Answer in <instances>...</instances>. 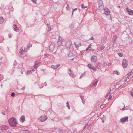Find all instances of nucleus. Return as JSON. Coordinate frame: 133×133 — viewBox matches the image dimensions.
<instances>
[{
  "label": "nucleus",
  "instance_id": "1",
  "mask_svg": "<svg viewBox=\"0 0 133 133\" xmlns=\"http://www.w3.org/2000/svg\"><path fill=\"white\" fill-rule=\"evenodd\" d=\"M8 122L10 125L12 127H16L17 125V122L16 119L14 117H12L10 118Z\"/></svg>",
  "mask_w": 133,
  "mask_h": 133
},
{
  "label": "nucleus",
  "instance_id": "2",
  "mask_svg": "<svg viewBox=\"0 0 133 133\" xmlns=\"http://www.w3.org/2000/svg\"><path fill=\"white\" fill-rule=\"evenodd\" d=\"M104 10V14H105L106 15L107 17L108 16H109V18H108V19H111V16L109 14L110 13V11L109 9L107 8H105Z\"/></svg>",
  "mask_w": 133,
  "mask_h": 133
},
{
  "label": "nucleus",
  "instance_id": "3",
  "mask_svg": "<svg viewBox=\"0 0 133 133\" xmlns=\"http://www.w3.org/2000/svg\"><path fill=\"white\" fill-rule=\"evenodd\" d=\"M72 43L70 40L67 41L65 44V46L67 49H70Z\"/></svg>",
  "mask_w": 133,
  "mask_h": 133
},
{
  "label": "nucleus",
  "instance_id": "4",
  "mask_svg": "<svg viewBox=\"0 0 133 133\" xmlns=\"http://www.w3.org/2000/svg\"><path fill=\"white\" fill-rule=\"evenodd\" d=\"M128 62L125 59H123V61L122 65L124 68H126L128 66Z\"/></svg>",
  "mask_w": 133,
  "mask_h": 133
},
{
  "label": "nucleus",
  "instance_id": "5",
  "mask_svg": "<svg viewBox=\"0 0 133 133\" xmlns=\"http://www.w3.org/2000/svg\"><path fill=\"white\" fill-rule=\"evenodd\" d=\"M48 118L47 116L44 115L41 116L39 119L40 121L42 122H44Z\"/></svg>",
  "mask_w": 133,
  "mask_h": 133
},
{
  "label": "nucleus",
  "instance_id": "6",
  "mask_svg": "<svg viewBox=\"0 0 133 133\" xmlns=\"http://www.w3.org/2000/svg\"><path fill=\"white\" fill-rule=\"evenodd\" d=\"M128 116L125 117H124L120 119V122H119V123L121 122H124L128 121Z\"/></svg>",
  "mask_w": 133,
  "mask_h": 133
},
{
  "label": "nucleus",
  "instance_id": "7",
  "mask_svg": "<svg viewBox=\"0 0 133 133\" xmlns=\"http://www.w3.org/2000/svg\"><path fill=\"white\" fill-rule=\"evenodd\" d=\"M56 44L54 43H51L49 46V50L52 51L54 49Z\"/></svg>",
  "mask_w": 133,
  "mask_h": 133
},
{
  "label": "nucleus",
  "instance_id": "8",
  "mask_svg": "<svg viewBox=\"0 0 133 133\" xmlns=\"http://www.w3.org/2000/svg\"><path fill=\"white\" fill-rule=\"evenodd\" d=\"M117 39V36L116 35H114L113 36V37L112 38V45L113 47L114 46L115 44L116 43V41Z\"/></svg>",
  "mask_w": 133,
  "mask_h": 133
},
{
  "label": "nucleus",
  "instance_id": "9",
  "mask_svg": "<svg viewBox=\"0 0 133 133\" xmlns=\"http://www.w3.org/2000/svg\"><path fill=\"white\" fill-rule=\"evenodd\" d=\"M97 57L96 56L94 55L91 58V61L92 62H95L97 61Z\"/></svg>",
  "mask_w": 133,
  "mask_h": 133
},
{
  "label": "nucleus",
  "instance_id": "10",
  "mask_svg": "<svg viewBox=\"0 0 133 133\" xmlns=\"http://www.w3.org/2000/svg\"><path fill=\"white\" fill-rule=\"evenodd\" d=\"M87 66L90 69H91L94 71H95L96 70V69L95 68H94L91 64H88L87 65Z\"/></svg>",
  "mask_w": 133,
  "mask_h": 133
},
{
  "label": "nucleus",
  "instance_id": "11",
  "mask_svg": "<svg viewBox=\"0 0 133 133\" xmlns=\"http://www.w3.org/2000/svg\"><path fill=\"white\" fill-rule=\"evenodd\" d=\"M8 128V126L6 125H2L1 127V129L2 130H6Z\"/></svg>",
  "mask_w": 133,
  "mask_h": 133
},
{
  "label": "nucleus",
  "instance_id": "12",
  "mask_svg": "<svg viewBox=\"0 0 133 133\" xmlns=\"http://www.w3.org/2000/svg\"><path fill=\"white\" fill-rule=\"evenodd\" d=\"M40 61L38 60H37L35 62V63L34 65V68L35 69H36L37 68V65L39 64Z\"/></svg>",
  "mask_w": 133,
  "mask_h": 133
},
{
  "label": "nucleus",
  "instance_id": "13",
  "mask_svg": "<svg viewBox=\"0 0 133 133\" xmlns=\"http://www.w3.org/2000/svg\"><path fill=\"white\" fill-rule=\"evenodd\" d=\"M19 120L22 123L24 122L25 121V116L23 115L20 118Z\"/></svg>",
  "mask_w": 133,
  "mask_h": 133
},
{
  "label": "nucleus",
  "instance_id": "14",
  "mask_svg": "<svg viewBox=\"0 0 133 133\" xmlns=\"http://www.w3.org/2000/svg\"><path fill=\"white\" fill-rule=\"evenodd\" d=\"M74 44L75 45V47H76L77 48H79L81 45V43H78L77 42L76 43L75 42Z\"/></svg>",
  "mask_w": 133,
  "mask_h": 133
},
{
  "label": "nucleus",
  "instance_id": "15",
  "mask_svg": "<svg viewBox=\"0 0 133 133\" xmlns=\"http://www.w3.org/2000/svg\"><path fill=\"white\" fill-rule=\"evenodd\" d=\"M103 5V1L100 0L98 2V5L100 7H102Z\"/></svg>",
  "mask_w": 133,
  "mask_h": 133
},
{
  "label": "nucleus",
  "instance_id": "16",
  "mask_svg": "<svg viewBox=\"0 0 133 133\" xmlns=\"http://www.w3.org/2000/svg\"><path fill=\"white\" fill-rule=\"evenodd\" d=\"M107 41V38L105 37H103L101 39V41L102 43H105Z\"/></svg>",
  "mask_w": 133,
  "mask_h": 133
},
{
  "label": "nucleus",
  "instance_id": "17",
  "mask_svg": "<svg viewBox=\"0 0 133 133\" xmlns=\"http://www.w3.org/2000/svg\"><path fill=\"white\" fill-rule=\"evenodd\" d=\"M68 73L69 75L71 77L72 76L73 77L72 74V71H71L70 69H68Z\"/></svg>",
  "mask_w": 133,
  "mask_h": 133
},
{
  "label": "nucleus",
  "instance_id": "18",
  "mask_svg": "<svg viewBox=\"0 0 133 133\" xmlns=\"http://www.w3.org/2000/svg\"><path fill=\"white\" fill-rule=\"evenodd\" d=\"M4 19L3 17H0V24L3 23L4 22Z\"/></svg>",
  "mask_w": 133,
  "mask_h": 133
},
{
  "label": "nucleus",
  "instance_id": "19",
  "mask_svg": "<svg viewBox=\"0 0 133 133\" xmlns=\"http://www.w3.org/2000/svg\"><path fill=\"white\" fill-rule=\"evenodd\" d=\"M68 57H71L73 56V53L71 51H70L69 52V53L68 54Z\"/></svg>",
  "mask_w": 133,
  "mask_h": 133
},
{
  "label": "nucleus",
  "instance_id": "20",
  "mask_svg": "<svg viewBox=\"0 0 133 133\" xmlns=\"http://www.w3.org/2000/svg\"><path fill=\"white\" fill-rule=\"evenodd\" d=\"M98 82V80L96 81L94 83H93L92 84V86H94V87H95V86L97 84Z\"/></svg>",
  "mask_w": 133,
  "mask_h": 133
},
{
  "label": "nucleus",
  "instance_id": "21",
  "mask_svg": "<svg viewBox=\"0 0 133 133\" xmlns=\"http://www.w3.org/2000/svg\"><path fill=\"white\" fill-rule=\"evenodd\" d=\"M121 85L119 86V84H118L116 85L115 86V89H116V90H117L120 88V87H121Z\"/></svg>",
  "mask_w": 133,
  "mask_h": 133
},
{
  "label": "nucleus",
  "instance_id": "22",
  "mask_svg": "<svg viewBox=\"0 0 133 133\" xmlns=\"http://www.w3.org/2000/svg\"><path fill=\"white\" fill-rule=\"evenodd\" d=\"M47 26L48 28V31H49L51 30V28L50 26V24H48Z\"/></svg>",
  "mask_w": 133,
  "mask_h": 133
},
{
  "label": "nucleus",
  "instance_id": "23",
  "mask_svg": "<svg viewBox=\"0 0 133 133\" xmlns=\"http://www.w3.org/2000/svg\"><path fill=\"white\" fill-rule=\"evenodd\" d=\"M62 41H61L60 42L59 40L58 41L57 43L58 46H60L62 44Z\"/></svg>",
  "mask_w": 133,
  "mask_h": 133
},
{
  "label": "nucleus",
  "instance_id": "24",
  "mask_svg": "<svg viewBox=\"0 0 133 133\" xmlns=\"http://www.w3.org/2000/svg\"><path fill=\"white\" fill-rule=\"evenodd\" d=\"M70 116H68L65 117L64 118L66 120H69L70 119Z\"/></svg>",
  "mask_w": 133,
  "mask_h": 133
},
{
  "label": "nucleus",
  "instance_id": "25",
  "mask_svg": "<svg viewBox=\"0 0 133 133\" xmlns=\"http://www.w3.org/2000/svg\"><path fill=\"white\" fill-rule=\"evenodd\" d=\"M81 7L82 9H85L87 7V6H85L83 4L81 5Z\"/></svg>",
  "mask_w": 133,
  "mask_h": 133
},
{
  "label": "nucleus",
  "instance_id": "26",
  "mask_svg": "<svg viewBox=\"0 0 133 133\" xmlns=\"http://www.w3.org/2000/svg\"><path fill=\"white\" fill-rule=\"evenodd\" d=\"M105 48V46L103 45L102 46H101L100 48V51H102Z\"/></svg>",
  "mask_w": 133,
  "mask_h": 133
},
{
  "label": "nucleus",
  "instance_id": "27",
  "mask_svg": "<svg viewBox=\"0 0 133 133\" xmlns=\"http://www.w3.org/2000/svg\"><path fill=\"white\" fill-rule=\"evenodd\" d=\"M69 27L70 29H72L74 28V26L73 24H71L70 26Z\"/></svg>",
  "mask_w": 133,
  "mask_h": 133
},
{
  "label": "nucleus",
  "instance_id": "28",
  "mask_svg": "<svg viewBox=\"0 0 133 133\" xmlns=\"http://www.w3.org/2000/svg\"><path fill=\"white\" fill-rule=\"evenodd\" d=\"M66 105L68 107L69 109H70V107L69 103L68 102H67L66 103Z\"/></svg>",
  "mask_w": 133,
  "mask_h": 133
},
{
  "label": "nucleus",
  "instance_id": "29",
  "mask_svg": "<svg viewBox=\"0 0 133 133\" xmlns=\"http://www.w3.org/2000/svg\"><path fill=\"white\" fill-rule=\"evenodd\" d=\"M130 12L129 14L131 15H133V11L132 10H130Z\"/></svg>",
  "mask_w": 133,
  "mask_h": 133
},
{
  "label": "nucleus",
  "instance_id": "30",
  "mask_svg": "<svg viewBox=\"0 0 133 133\" xmlns=\"http://www.w3.org/2000/svg\"><path fill=\"white\" fill-rule=\"evenodd\" d=\"M51 67L54 69H56L57 68L56 66V65H51Z\"/></svg>",
  "mask_w": 133,
  "mask_h": 133
},
{
  "label": "nucleus",
  "instance_id": "31",
  "mask_svg": "<svg viewBox=\"0 0 133 133\" xmlns=\"http://www.w3.org/2000/svg\"><path fill=\"white\" fill-rule=\"evenodd\" d=\"M32 73V71H31V70L29 71H28L27 72L26 74L27 75H29L30 74H31Z\"/></svg>",
  "mask_w": 133,
  "mask_h": 133
},
{
  "label": "nucleus",
  "instance_id": "32",
  "mask_svg": "<svg viewBox=\"0 0 133 133\" xmlns=\"http://www.w3.org/2000/svg\"><path fill=\"white\" fill-rule=\"evenodd\" d=\"M32 44L30 43L28 45V49H29L30 48L32 47Z\"/></svg>",
  "mask_w": 133,
  "mask_h": 133
},
{
  "label": "nucleus",
  "instance_id": "33",
  "mask_svg": "<svg viewBox=\"0 0 133 133\" xmlns=\"http://www.w3.org/2000/svg\"><path fill=\"white\" fill-rule=\"evenodd\" d=\"M126 10L128 12H130V10H131V9H129L128 7H127V8H126Z\"/></svg>",
  "mask_w": 133,
  "mask_h": 133
},
{
  "label": "nucleus",
  "instance_id": "34",
  "mask_svg": "<svg viewBox=\"0 0 133 133\" xmlns=\"http://www.w3.org/2000/svg\"><path fill=\"white\" fill-rule=\"evenodd\" d=\"M23 49L22 48V50L21 51H20L19 52V53L21 54V55H23L24 53L25 52V51L22 52L23 51Z\"/></svg>",
  "mask_w": 133,
  "mask_h": 133
},
{
  "label": "nucleus",
  "instance_id": "35",
  "mask_svg": "<svg viewBox=\"0 0 133 133\" xmlns=\"http://www.w3.org/2000/svg\"><path fill=\"white\" fill-rule=\"evenodd\" d=\"M114 74H117V75H119V73H118V71H114Z\"/></svg>",
  "mask_w": 133,
  "mask_h": 133
},
{
  "label": "nucleus",
  "instance_id": "36",
  "mask_svg": "<svg viewBox=\"0 0 133 133\" xmlns=\"http://www.w3.org/2000/svg\"><path fill=\"white\" fill-rule=\"evenodd\" d=\"M85 74V73L84 72L80 76L79 78H81L83 77V75H84Z\"/></svg>",
  "mask_w": 133,
  "mask_h": 133
},
{
  "label": "nucleus",
  "instance_id": "37",
  "mask_svg": "<svg viewBox=\"0 0 133 133\" xmlns=\"http://www.w3.org/2000/svg\"><path fill=\"white\" fill-rule=\"evenodd\" d=\"M20 133H26L25 130H21L20 131Z\"/></svg>",
  "mask_w": 133,
  "mask_h": 133
},
{
  "label": "nucleus",
  "instance_id": "38",
  "mask_svg": "<svg viewBox=\"0 0 133 133\" xmlns=\"http://www.w3.org/2000/svg\"><path fill=\"white\" fill-rule=\"evenodd\" d=\"M14 30L16 31L17 30H18L19 29L17 27H16L14 28Z\"/></svg>",
  "mask_w": 133,
  "mask_h": 133
},
{
  "label": "nucleus",
  "instance_id": "39",
  "mask_svg": "<svg viewBox=\"0 0 133 133\" xmlns=\"http://www.w3.org/2000/svg\"><path fill=\"white\" fill-rule=\"evenodd\" d=\"M52 120L54 121H57V120H58V119L56 117H55L54 118H53Z\"/></svg>",
  "mask_w": 133,
  "mask_h": 133
},
{
  "label": "nucleus",
  "instance_id": "40",
  "mask_svg": "<svg viewBox=\"0 0 133 133\" xmlns=\"http://www.w3.org/2000/svg\"><path fill=\"white\" fill-rule=\"evenodd\" d=\"M105 106V105L104 104L101 105L100 106L101 108L102 109H103L104 108Z\"/></svg>",
  "mask_w": 133,
  "mask_h": 133
},
{
  "label": "nucleus",
  "instance_id": "41",
  "mask_svg": "<svg viewBox=\"0 0 133 133\" xmlns=\"http://www.w3.org/2000/svg\"><path fill=\"white\" fill-rule=\"evenodd\" d=\"M15 94L14 92H12V93L11 95L12 97H14L15 96Z\"/></svg>",
  "mask_w": 133,
  "mask_h": 133
},
{
  "label": "nucleus",
  "instance_id": "42",
  "mask_svg": "<svg viewBox=\"0 0 133 133\" xmlns=\"http://www.w3.org/2000/svg\"><path fill=\"white\" fill-rule=\"evenodd\" d=\"M59 131H60V133H63L64 132V130H59Z\"/></svg>",
  "mask_w": 133,
  "mask_h": 133
},
{
  "label": "nucleus",
  "instance_id": "43",
  "mask_svg": "<svg viewBox=\"0 0 133 133\" xmlns=\"http://www.w3.org/2000/svg\"><path fill=\"white\" fill-rule=\"evenodd\" d=\"M118 55L119 56H120V57H122L123 56L122 54L121 53H118Z\"/></svg>",
  "mask_w": 133,
  "mask_h": 133
},
{
  "label": "nucleus",
  "instance_id": "44",
  "mask_svg": "<svg viewBox=\"0 0 133 133\" xmlns=\"http://www.w3.org/2000/svg\"><path fill=\"white\" fill-rule=\"evenodd\" d=\"M17 64V62L16 61H15L14 62V66H16Z\"/></svg>",
  "mask_w": 133,
  "mask_h": 133
},
{
  "label": "nucleus",
  "instance_id": "45",
  "mask_svg": "<svg viewBox=\"0 0 133 133\" xmlns=\"http://www.w3.org/2000/svg\"><path fill=\"white\" fill-rule=\"evenodd\" d=\"M2 114L3 115H5V111H4V110H3L2 111Z\"/></svg>",
  "mask_w": 133,
  "mask_h": 133
},
{
  "label": "nucleus",
  "instance_id": "46",
  "mask_svg": "<svg viewBox=\"0 0 133 133\" xmlns=\"http://www.w3.org/2000/svg\"><path fill=\"white\" fill-rule=\"evenodd\" d=\"M112 96L111 95H110L109 96V98H108V100H109L110 99H111L112 98Z\"/></svg>",
  "mask_w": 133,
  "mask_h": 133
},
{
  "label": "nucleus",
  "instance_id": "47",
  "mask_svg": "<svg viewBox=\"0 0 133 133\" xmlns=\"http://www.w3.org/2000/svg\"><path fill=\"white\" fill-rule=\"evenodd\" d=\"M70 8V7L69 6V5L68 4L67 5V6L66 7V9L67 10H68V9H69Z\"/></svg>",
  "mask_w": 133,
  "mask_h": 133
},
{
  "label": "nucleus",
  "instance_id": "48",
  "mask_svg": "<svg viewBox=\"0 0 133 133\" xmlns=\"http://www.w3.org/2000/svg\"><path fill=\"white\" fill-rule=\"evenodd\" d=\"M91 44L88 46V48H89H89H90V49H91Z\"/></svg>",
  "mask_w": 133,
  "mask_h": 133
},
{
  "label": "nucleus",
  "instance_id": "49",
  "mask_svg": "<svg viewBox=\"0 0 133 133\" xmlns=\"http://www.w3.org/2000/svg\"><path fill=\"white\" fill-rule=\"evenodd\" d=\"M9 38H11L12 37V35L11 34H9Z\"/></svg>",
  "mask_w": 133,
  "mask_h": 133
},
{
  "label": "nucleus",
  "instance_id": "50",
  "mask_svg": "<svg viewBox=\"0 0 133 133\" xmlns=\"http://www.w3.org/2000/svg\"><path fill=\"white\" fill-rule=\"evenodd\" d=\"M130 93L131 96L133 97V92L132 91H130Z\"/></svg>",
  "mask_w": 133,
  "mask_h": 133
},
{
  "label": "nucleus",
  "instance_id": "51",
  "mask_svg": "<svg viewBox=\"0 0 133 133\" xmlns=\"http://www.w3.org/2000/svg\"><path fill=\"white\" fill-rule=\"evenodd\" d=\"M26 133H30V131L28 130H25Z\"/></svg>",
  "mask_w": 133,
  "mask_h": 133
},
{
  "label": "nucleus",
  "instance_id": "52",
  "mask_svg": "<svg viewBox=\"0 0 133 133\" xmlns=\"http://www.w3.org/2000/svg\"><path fill=\"white\" fill-rule=\"evenodd\" d=\"M94 39V38L93 37H92L89 39V40H93Z\"/></svg>",
  "mask_w": 133,
  "mask_h": 133
},
{
  "label": "nucleus",
  "instance_id": "53",
  "mask_svg": "<svg viewBox=\"0 0 133 133\" xmlns=\"http://www.w3.org/2000/svg\"><path fill=\"white\" fill-rule=\"evenodd\" d=\"M79 96L80 97V98H81L82 99H83V98H84L83 97V96H82V95H80Z\"/></svg>",
  "mask_w": 133,
  "mask_h": 133
},
{
  "label": "nucleus",
  "instance_id": "54",
  "mask_svg": "<svg viewBox=\"0 0 133 133\" xmlns=\"http://www.w3.org/2000/svg\"><path fill=\"white\" fill-rule=\"evenodd\" d=\"M60 65V64H58L57 65H56L57 68H58V67H59Z\"/></svg>",
  "mask_w": 133,
  "mask_h": 133
},
{
  "label": "nucleus",
  "instance_id": "55",
  "mask_svg": "<svg viewBox=\"0 0 133 133\" xmlns=\"http://www.w3.org/2000/svg\"><path fill=\"white\" fill-rule=\"evenodd\" d=\"M36 0H32V1L34 3H36Z\"/></svg>",
  "mask_w": 133,
  "mask_h": 133
},
{
  "label": "nucleus",
  "instance_id": "56",
  "mask_svg": "<svg viewBox=\"0 0 133 133\" xmlns=\"http://www.w3.org/2000/svg\"><path fill=\"white\" fill-rule=\"evenodd\" d=\"M59 40H60L61 41H62V38L60 36L59 37Z\"/></svg>",
  "mask_w": 133,
  "mask_h": 133
},
{
  "label": "nucleus",
  "instance_id": "57",
  "mask_svg": "<svg viewBox=\"0 0 133 133\" xmlns=\"http://www.w3.org/2000/svg\"><path fill=\"white\" fill-rule=\"evenodd\" d=\"M110 92L108 93L107 95L105 96V97H107L108 96V95L110 94Z\"/></svg>",
  "mask_w": 133,
  "mask_h": 133
},
{
  "label": "nucleus",
  "instance_id": "58",
  "mask_svg": "<svg viewBox=\"0 0 133 133\" xmlns=\"http://www.w3.org/2000/svg\"><path fill=\"white\" fill-rule=\"evenodd\" d=\"M101 7H100V6H98V9L99 10H101L102 9Z\"/></svg>",
  "mask_w": 133,
  "mask_h": 133
},
{
  "label": "nucleus",
  "instance_id": "59",
  "mask_svg": "<svg viewBox=\"0 0 133 133\" xmlns=\"http://www.w3.org/2000/svg\"><path fill=\"white\" fill-rule=\"evenodd\" d=\"M45 55L47 57H48V56H49V55L48 54H45Z\"/></svg>",
  "mask_w": 133,
  "mask_h": 133
},
{
  "label": "nucleus",
  "instance_id": "60",
  "mask_svg": "<svg viewBox=\"0 0 133 133\" xmlns=\"http://www.w3.org/2000/svg\"><path fill=\"white\" fill-rule=\"evenodd\" d=\"M131 74V72H129V73L127 75H129L130 76H131V75H130Z\"/></svg>",
  "mask_w": 133,
  "mask_h": 133
},
{
  "label": "nucleus",
  "instance_id": "61",
  "mask_svg": "<svg viewBox=\"0 0 133 133\" xmlns=\"http://www.w3.org/2000/svg\"><path fill=\"white\" fill-rule=\"evenodd\" d=\"M125 108V106H124V107L122 109V110H124Z\"/></svg>",
  "mask_w": 133,
  "mask_h": 133
},
{
  "label": "nucleus",
  "instance_id": "62",
  "mask_svg": "<svg viewBox=\"0 0 133 133\" xmlns=\"http://www.w3.org/2000/svg\"><path fill=\"white\" fill-rule=\"evenodd\" d=\"M25 89L24 87H23L22 88H21V89L22 90H24Z\"/></svg>",
  "mask_w": 133,
  "mask_h": 133
},
{
  "label": "nucleus",
  "instance_id": "63",
  "mask_svg": "<svg viewBox=\"0 0 133 133\" xmlns=\"http://www.w3.org/2000/svg\"><path fill=\"white\" fill-rule=\"evenodd\" d=\"M88 125V124L87 123L85 124V127H86Z\"/></svg>",
  "mask_w": 133,
  "mask_h": 133
},
{
  "label": "nucleus",
  "instance_id": "64",
  "mask_svg": "<svg viewBox=\"0 0 133 133\" xmlns=\"http://www.w3.org/2000/svg\"><path fill=\"white\" fill-rule=\"evenodd\" d=\"M77 10V8H75V9H74V10H73V11H75V10Z\"/></svg>",
  "mask_w": 133,
  "mask_h": 133
}]
</instances>
